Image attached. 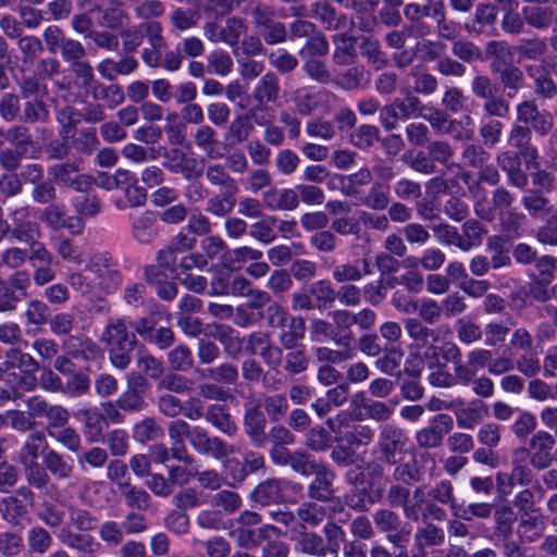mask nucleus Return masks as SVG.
I'll return each mask as SVG.
<instances>
[{
    "label": "nucleus",
    "mask_w": 557,
    "mask_h": 557,
    "mask_svg": "<svg viewBox=\"0 0 557 557\" xmlns=\"http://www.w3.org/2000/svg\"><path fill=\"white\" fill-rule=\"evenodd\" d=\"M152 48H144L141 51L143 62L151 69L162 67L169 72H176L181 69L184 54L177 49L168 50L162 53V50L166 48L168 42L163 33L159 36L158 41L153 42Z\"/></svg>",
    "instance_id": "obj_16"
},
{
    "label": "nucleus",
    "mask_w": 557,
    "mask_h": 557,
    "mask_svg": "<svg viewBox=\"0 0 557 557\" xmlns=\"http://www.w3.org/2000/svg\"><path fill=\"white\" fill-rule=\"evenodd\" d=\"M513 200V195L500 186L492 191V207H487L484 202H476L474 212L481 220L492 222L497 214L512 209Z\"/></svg>",
    "instance_id": "obj_27"
},
{
    "label": "nucleus",
    "mask_w": 557,
    "mask_h": 557,
    "mask_svg": "<svg viewBox=\"0 0 557 557\" xmlns=\"http://www.w3.org/2000/svg\"><path fill=\"white\" fill-rule=\"evenodd\" d=\"M284 479L269 478L258 483L249 494V500L255 508H264L285 503Z\"/></svg>",
    "instance_id": "obj_19"
},
{
    "label": "nucleus",
    "mask_w": 557,
    "mask_h": 557,
    "mask_svg": "<svg viewBox=\"0 0 557 557\" xmlns=\"http://www.w3.org/2000/svg\"><path fill=\"white\" fill-rule=\"evenodd\" d=\"M425 495L428 499H424L421 507V520H446L447 513L443 506L454 507L457 500L454 483L448 479L438 480L430 486Z\"/></svg>",
    "instance_id": "obj_7"
},
{
    "label": "nucleus",
    "mask_w": 557,
    "mask_h": 557,
    "mask_svg": "<svg viewBox=\"0 0 557 557\" xmlns=\"http://www.w3.org/2000/svg\"><path fill=\"white\" fill-rule=\"evenodd\" d=\"M82 160H66L51 164L48 173L54 184L71 188L76 193H86L91 189L95 181L91 175L81 173Z\"/></svg>",
    "instance_id": "obj_9"
},
{
    "label": "nucleus",
    "mask_w": 557,
    "mask_h": 557,
    "mask_svg": "<svg viewBox=\"0 0 557 557\" xmlns=\"http://www.w3.org/2000/svg\"><path fill=\"white\" fill-rule=\"evenodd\" d=\"M132 237L139 244H151L159 234L157 214L146 210L138 215H131Z\"/></svg>",
    "instance_id": "obj_30"
},
{
    "label": "nucleus",
    "mask_w": 557,
    "mask_h": 557,
    "mask_svg": "<svg viewBox=\"0 0 557 557\" xmlns=\"http://www.w3.org/2000/svg\"><path fill=\"white\" fill-rule=\"evenodd\" d=\"M313 18L326 30H346L352 22L344 13L338 12L333 4L326 0H319L312 3Z\"/></svg>",
    "instance_id": "obj_26"
},
{
    "label": "nucleus",
    "mask_w": 557,
    "mask_h": 557,
    "mask_svg": "<svg viewBox=\"0 0 557 557\" xmlns=\"http://www.w3.org/2000/svg\"><path fill=\"white\" fill-rule=\"evenodd\" d=\"M409 437L406 431L393 423L381 426L377 436L379 461L385 465H394L403 460Z\"/></svg>",
    "instance_id": "obj_8"
},
{
    "label": "nucleus",
    "mask_w": 557,
    "mask_h": 557,
    "mask_svg": "<svg viewBox=\"0 0 557 557\" xmlns=\"http://www.w3.org/2000/svg\"><path fill=\"white\" fill-rule=\"evenodd\" d=\"M188 443L197 454L209 456L215 460L227 459L234 454L233 445L227 444L219 436H211L209 432L200 425H194V432Z\"/></svg>",
    "instance_id": "obj_14"
},
{
    "label": "nucleus",
    "mask_w": 557,
    "mask_h": 557,
    "mask_svg": "<svg viewBox=\"0 0 557 557\" xmlns=\"http://www.w3.org/2000/svg\"><path fill=\"white\" fill-rule=\"evenodd\" d=\"M59 539L67 548L83 556H92L100 547V543L92 535L81 531L73 532L69 527L62 529Z\"/></svg>",
    "instance_id": "obj_34"
},
{
    "label": "nucleus",
    "mask_w": 557,
    "mask_h": 557,
    "mask_svg": "<svg viewBox=\"0 0 557 557\" xmlns=\"http://www.w3.org/2000/svg\"><path fill=\"white\" fill-rule=\"evenodd\" d=\"M521 203L532 219H544L553 213L550 200L539 189H528L523 193Z\"/></svg>",
    "instance_id": "obj_42"
},
{
    "label": "nucleus",
    "mask_w": 557,
    "mask_h": 557,
    "mask_svg": "<svg viewBox=\"0 0 557 557\" xmlns=\"http://www.w3.org/2000/svg\"><path fill=\"white\" fill-rule=\"evenodd\" d=\"M555 436L547 431H536L529 441L530 463L536 470L547 469L554 461L552 449Z\"/></svg>",
    "instance_id": "obj_21"
},
{
    "label": "nucleus",
    "mask_w": 557,
    "mask_h": 557,
    "mask_svg": "<svg viewBox=\"0 0 557 557\" xmlns=\"http://www.w3.org/2000/svg\"><path fill=\"white\" fill-rule=\"evenodd\" d=\"M205 420L228 437H234L238 432L235 420L224 405H209L205 411Z\"/></svg>",
    "instance_id": "obj_33"
},
{
    "label": "nucleus",
    "mask_w": 557,
    "mask_h": 557,
    "mask_svg": "<svg viewBox=\"0 0 557 557\" xmlns=\"http://www.w3.org/2000/svg\"><path fill=\"white\" fill-rule=\"evenodd\" d=\"M28 207H21L14 209L10 213L11 219V233L9 236L18 243H25L29 249L35 245H45L39 240L41 236L40 225L33 220L28 219Z\"/></svg>",
    "instance_id": "obj_17"
},
{
    "label": "nucleus",
    "mask_w": 557,
    "mask_h": 557,
    "mask_svg": "<svg viewBox=\"0 0 557 557\" xmlns=\"http://www.w3.org/2000/svg\"><path fill=\"white\" fill-rule=\"evenodd\" d=\"M520 532L529 542L540 537L545 529L544 518L540 510L522 512L520 515Z\"/></svg>",
    "instance_id": "obj_64"
},
{
    "label": "nucleus",
    "mask_w": 557,
    "mask_h": 557,
    "mask_svg": "<svg viewBox=\"0 0 557 557\" xmlns=\"http://www.w3.org/2000/svg\"><path fill=\"white\" fill-rule=\"evenodd\" d=\"M27 261L34 270L35 285L45 286L55 278L54 257L45 245H35L33 249L12 246L4 249L0 256L1 265L12 271L24 269L23 265Z\"/></svg>",
    "instance_id": "obj_2"
},
{
    "label": "nucleus",
    "mask_w": 557,
    "mask_h": 557,
    "mask_svg": "<svg viewBox=\"0 0 557 557\" xmlns=\"http://www.w3.org/2000/svg\"><path fill=\"white\" fill-rule=\"evenodd\" d=\"M491 73L497 76L499 86L506 94L507 99L513 98L521 89L524 88L523 71L511 62L504 66L499 62L493 61L490 64Z\"/></svg>",
    "instance_id": "obj_24"
},
{
    "label": "nucleus",
    "mask_w": 557,
    "mask_h": 557,
    "mask_svg": "<svg viewBox=\"0 0 557 557\" xmlns=\"http://www.w3.org/2000/svg\"><path fill=\"white\" fill-rule=\"evenodd\" d=\"M94 101H103L109 109H114L125 100V94L117 84L104 85L100 81L87 91Z\"/></svg>",
    "instance_id": "obj_46"
},
{
    "label": "nucleus",
    "mask_w": 557,
    "mask_h": 557,
    "mask_svg": "<svg viewBox=\"0 0 557 557\" xmlns=\"http://www.w3.org/2000/svg\"><path fill=\"white\" fill-rule=\"evenodd\" d=\"M374 437V431L366 424L347 425L336 436L337 442L346 443L351 447L367 446Z\"/></svg>",
    "instance_id": "obj_49"
},
{
    "label": "nucleus",
    "mask_w": 557,
    "mask_h": 557,
    "mask_svg": "<svg viewBox=\"0 0 557 557\" xmlns=\"http://www.w3.org/2000/svg\"><path fill=\"white\" fill-rule=\"evenodd\" d=\"M313 474L315 476L308 485L307 495L310 499L323 503L334 494V473L326 466L321 465Z\"/></svg>",
    "instance_id": "obj_35"
},
{
    "label": "nucleus",
    "mask_w": 557,
    "mask_h": 557,
    "mask_svg": "<svg viewBox=\"0 0 557 557\" xmlns=\"http://www.w3.org/2000/svg\"><path fill=\"white\" fill-rule=\"evenodd\" d=\"M351 341L352 336L348 334L347 345H337L339 349H332L325 346L315 348V359L319 362L331 366L347 361L352 356Z\"/></svg>",
    "instance_id": "obj_62"
},
{
    "label": "nucleus",
    "mask_w": 557,
    "mask_h": 557,
    "mask_svg": "<svg viewBox=\"0 0 557 557\" xmlns=\"http://www.w3.org/2000/svg\"><path fill=\"white\" fill-rule=\"evenodd\" d=\"M85 271L91 275L96 289L104 294L113 293L122 283V274L109 252L94 253Z\"/></svg>",
    "instance_id": "obj_5"
},
{
    "label": "nucleus",
    "mask_w": 557,
    "mask_h": 557,
    "mask_svg": "<svg viewBox=\"0 0 557 557\" xmlns=\"http://www.w3.org/2000/svg\"><path fill=\"white\" fill-rule=\"evenodd\" d=\"M42 463L48 474L55 480H70L74 472L73 463L61 453L49 448L48 444L42 447Z\"/></svg>",
    "instance_id": "obj_31"
},
{
    "label": "nucleus",
    "mask_w": 557,
    "mask_h": 557,
    "mask_svg": "<svg viewBox=\"0 0 557 557\" xmlns=\"http://www.w3.org/2000/svg\"><path fill=\"white\" fill-rule=\"evenodd\" d=\"M295 549L305 556L325 557L329 553L322 534L315 531H292Z\"/></svg>",
    "instance_id": "obj_29"
},
{
    "label": "nucleus",
    "mask_w": 557,
    "mask_h": 557,
    "mask_svg": "<svg viewBox=\"0 0 557 557\" xmlns=\"http://www.w3.org/2000/svg\"><path fill=\"white\" fill-rule=\"evenodd\" d=\"M460 233V250L470 251L482 244L484 234L486 233L484 225L475 220L470 219L463 222Z\"/></svg>",
    "instance_id": "obj_57"
},
{
    "label": "nucleus",
    "mask_w": 557,
    "mask_h": 557,
    "mask_svg": "<svg viewBox=\"0 0 557 557\" xmlns=\"http://www.w3.org/2000/svg\"><path fill=\"white\" fill-rule=\"evenodd\" d=\"M84 417V436L89 443H98L104 441L103 432L108 426L106 418L101 413L96 411L85 410L83 411Z\"/></svg>",
    "instance_id": "obj_58"
},
{
    "label": "nucleus",
    "mask_w": 557,
    "mask_h": 557,
    "mask_svg": "<svg viewBox=\"0 0 557 557\" xmlns=\"http://www.w3.org/2000/svg\"><path fill=\"white\" fill-rule=\"evenodd\" d=\"M242 505L240 495L231 490H220L210 497V506L219 509L224 517L237 512Z\"/></svg>",
    "instance_id": "obj_56"
},
{
    "label": "nucleus",
    "mask_w": 557,
    "mask_h": 557,
    "mask_svg": "<svg viewBox=\"0 0 557 557\" xmlns=\"http://www.w3.org/2000/svg\"><path fill=\"white\" fill-rule=\"evenodd\" d=\"M521 12L527 25L534 29H547L554 21V10L545 4L527 5Z\"/></svg>",
    "instance_id": "obj_48"
},
{
    "label": "nucleus",
    "mask_w": 557,
    "mask_h": 557,
    "mask_svg": "<svg viewBox=\"0 0 557 557\" xmlns=\"http://www.w3.org/2000/svg\"><path fill=\"white\" fill-rule=\"evenodd\" d=\"M405 331L419 348L426 347L432 343H437L440 339L438 331L426 326L418 318H408L405 320Z\"/></svg>",
    "instance_id": "obj_45"
},
{
    "label": "nucleus",
    "mask_w": 557,
    "mask_h": 557,
    "mask_svg": "<svg viewBox=\"0 0 557 557\" xmlns=\"http://www.w3.org/2000/svg\"><path fill=\"white\" fill-rule=\"evenodd\" d=\"M238 191L239 189L221 190L211 195L206 201L205 211L215 218L227 216L236 207Z\"/></svg>",
    "instance_id": "obj_40"
},
{
    "label": "nucleus",
    "mask_w": 557,
    "mask_h": 557,
    "mask_svg": "<svg viewBox=\"0 0 557 557\" xmlns=\"http://www.w3.org/2000/svg\"><path fill=\"white\" fill-rule=\"evenodd\" d=\"M161 306L156 305L154 311L148 315L139 317L129 323L138 335L140 344L156 347L159 350H168L175 344V333L170 326H158L154 313H161Z\"/></svg>",
    "instance_id": "obj_3"
},
{
    "label": "nucleus",
    "mask_w": 557,
    "mask_h": 557,
    "mask_svg": "<svg viewBox=\"0 0 557 557\" xmlns=\"http://www.w3.org/2000/svg\"><path fill=\"white\" fill-rule=\"evenodd\" d=\"M103 345L111 366L120 371L126 370L133 360V351L138 347L144 349L138 335L128 331L126 322L122 318H109L99 337Z\"/></svg>",
    "instance_id": "obj_1"
},
{
    "label": "nucleus",
    "mask_w": 557,
    "mask_h": 557,
    "mask_svg": "<svg viewBox=\"0 0 557 557\" xmlns=\"http://www.w3.org/2000/svg\"><path fill=\"white\" fill-rule=\"evenodd\" d=\"M45 444L48 443L42 431L30 433L18 450V462L22 466L37 462L39 456L42 457V447Z\"/></svg>",
    "instance_id": "obj_47"
},
{
    "label": "nucleus",
    "mask_w": 557,
    "mask_h": 557,
    "mask_svg": "<svg viewBox=\"0 0 557 557\" xmlns=\"http://www.w3.org/2000/svg\"><path fill=\"white\" fill-rule=\"evenodd\" d=\"M267 425V416L260 404L245 405L243 430L255 448H263L268 444Z\"/></svg>",
    "instance_id": "obj_20"
},
{
    "label": "nucleus",
    "mask_w": 557,
    "mask_h": 557,
    "mask_svg": "<svg viewBox=\"0 0 557 557\" xmlns=\"http://www.w3.org/2000/svg\"><path fill=\"white\" fill-rule=\"evenodd\" d=\"M516 51L520 60L537 61L547 52L546 38L536 35L531 38H520Z\"/></svg>",
    "instance_id": "obj_53"
},
{
    "label": "nucleus",
    "mask_w": 557,
    "mask_h": 557,
    "mask_svg": "<svg viewBox=\"0 0 557 557\" xmlns=\"http://www.w3.org/2000/svg\"><path fill=\"white\" fill-rule=\"evenodd\" d=\"M405 372L410 376V379H403L401 373H398V377L396 379V385L399 387L401 396L410 401L420 400L424 394V388L419 383L421 370L405 369Z\"/></svg>",
    "instance_id": "obj_59"
},
{
    "label": "nucleus",
    "mask_w": 557,
    "mask_h": 557,
    "mask_svg": "<svg viewBox=\"0 0 557 557\" xmlns=\"http://www.w3.org/2000/svg\"><path fill=\"white\" fill-rule=\"evenodd\" d=\"M194 432V425H190L183 419H175L169 423L168 434L172 441L171 456L177 461L186 465L194 462V457L188 453L184 440L189 442L190 435Z\"/></svg>",
    "instance_id": "obj_23"
},
{
    "label": "nucleus",
    "mask_w": 557,
    "mask_h": 557,
    "mask_svg": "<svg viewBox=\"0 0 557 557\" xmlns=\"http://www.w3.org/2000/svg\"><path fill=\"white\" fill-rule=\"evenodd\" d=\"M350 515L346 513V519H330L322 528V536L329 546L330 554H338L342 543L346 542V532L339 523H345Z\"/></svg>",
    "instance_id": "obj_52"
},
{
    "label": "nucleus",
    "mask_w": 557,
    "mask_h": 557,
    "mask_svg": "<svg viewBox=\"0 0 557 557\" xmlns=\"http://www.w3.org/2000/svg\"><path fill=\"white\" fill-rule=\"evenodd\" d=\"M199 13L190 8H174L169 14L171 32L173 34L184 33L197 26Z\"/></svg>",
    "instance_id": "obj_60"
},
{
    "label": "nucleus",
    "mask_w": 557,
    "mask_h": 557,
    "mask_svg": "<svg viewBox=\"0 0 557 557\" xmlns=\"http://www.w3.org/2000/svg\"><path fill=\"white\" fill-rule=\"evenodd\" d=\"M454 428V420L448 413H437L429 425L416 433V442L420 448L434 449L442 446L445 435Z\"/></svg>",
    "instance_id": "obj_18"
},
{
    "label": "nucleus",
    "mask_w": 557,
    "mask_h": 557,
    "mask_svg": "<svg viewBox=\"0 0 557 557\" xmlns=\"http://www.w3.org/2000/svg\"><path fill=\"white\" fill-rule=\"evenodd\" d=\"M270 518L292 531H309V528H318L325 520L323 505L313 502L302 503L296 513L289 510H270Z\"/></svg>",
    "instance_id": "obj_4"
},
{
    "label": "nucleus",
    "mask_w": 557,
    "mask_h": 557,
    "mask_svg": "<svg viewBox=\"0 0 557 557\" xmlns=\"http://www.w3.org/2000/svg\"><path fill=\"white\" fill-rule=\"evenodd\" d=\"M461 349L453 342L444 343L443 345H428L423 352V358L428 362L430 369L446 368L449 362L454 364V372L456 373L459 382H467L463 380L461 369L467 367V360H461Z\"/></svg>",
    "instance_id": "obj_10"
},
{
    "label": "nucleus",
    "mask_w": 557,
    "mask_h": 557,
    "mask_svg": "<svg viewBox=\"0 0 557 557\" xmlns=\"http://www.w3.org/2000/svg\"><path fill=\"white\" fill-rule=\"evenodd\" d=\"M65 355L77 360H88L97 351L96 344L86 335H69L61 345Z\"/></svg>",
    "instance_id": "obj_43"
},
{
    "label": "nucleus",
    "mask_w": 557,
    "mask_h": 557,
    "mask_svg": "<svg viewBox=\"0 0 557 557\" xmlns=\"http://www.w3.org/2000/svg\"><path fill=\"white\" fill-rule=\"evenodd\" d=\"M163 33V27L158 21H146L138 25L124 27L120 30L119 36L122 39V47L125 53H133L141 46L144 38L148 40V47L152 48L159 36Z\"/></svg>",
    "instance_id": "obj_12"
},
{
    "label": "nucleus",
    "mask_w": 557,
    "mask_h": 557,
    "mask_svg": "<svg viewBox=\"0 0 557 557\" xmlns=\"http://www.w3.org/2000/svg\"><path fill=\"white\" fill-rule=\"evenodd\" d=\"M505 110V108L503 109ZM510 111H502L500 114L494 112H483L479 126V135L483 146L487 148L496 147L503 137L505 125L500 119L506 117Z\"/></svg>",
    "instance_id": "obj_28"
},
{
    "label": "nucleus",
    "mask_w": 557,
    "mask_h": 557,
    "mask_svg": "<svg viewBox=\"0 0 557 557\" xmlns=\"http://www.w3.org/2000/svg\"><path fill=\"white\" fill-rule=\"evenodd\" d=\"M120 497L132 511L144 512L150 509L152 497L147 490L132 483H120Z\"/></svg>",
    "instance_id": "obj_36"
},
{
    "label": "nucleus",
    "mask_w": 557,
    "mask_h": 557,
    "mask_svg": "<svg viewBox=\"0 0 557 557\" xmlns=\"http://www.w3.org/2000/svg\"><path fill=\"white\" fill-rule=\"evenodd\" d=\"M471 92L478 99L483 100V112H494L500 114L504 111H510V103L504 96H497V86L493 79L485 75H475L471 81Z\"/></svg>",
    "instance_id": "obj_15"
},
{
    "label": "nucleus",
    "mask_w": 557,
    "mask_h": 557,
    "mask_svg": "<svg viewBox=\"0 0 557 557\" xmlns=\"http://www.w3.org/2000/svg\"><path fill=\"white\" fill-rule=\"evenodd\" d=\"M388 466L392 467V472L386 478V481L399 482L411 486L420 483L423 478V470L416 458H411L408 461L400 460Z\"/></svg>",
    "instance_id": "obj_39"
},
{
    "label": "nucleus",
    "mask_w": 557,
    "mask_h": 557,
    "mask_svg": "<svg viewBox=\"0 0 557 557\" xmlns=\"http://www.w3.org/2000/svg\"><path fill=\"white\" fill-rule=\"evenodd\" d=\"M270 533L280 534L281 530L272 524H263L258 528L237 527L234 531L237 546L244 549L259 547L270 537Z\"/></svg>",
    "instance_id": "obj_32"
},
{
    "label": "nucleus",
    "mask_w": 557,
    "mask_h": 557,
    "mask_svg": "<svg viewBox=\"0 0 557 557\" xmlns=\"http://www.w3.org/2000/svg\"><path fill=\"white\" fill-rule=\"evenodd\" d=\"M532 132L527 125H521L516 121L507 136V144L510 148L523 153V158L536 159L537 150L531 145Z\"/></svg>",
    "instance_id": "obj_38"
},
{
    "label": "nucleus",
    "mask_w": 557,
    "mask_h": 557,
    "mask_svg": "<svg viewBox=\"0 0 557 557\" xmlns=\"http://www.w3.org/2000/svg\"><path fill=\"white\" fill-rule=\"evenodd\" d=\"M280 79L274 72H267L260 77L252 90V98L262 107L267 103H274L280 99Z\"/></svg>",
    "instance_id": "obj_37"
},
{
    "label": "nucleus",
    "mask_w": 557,
    "mask_h": 557,
    "mask_svg": "<svg viewBox=\"0 0 557 557\" xmlns=\"http://www.w3.org/2000/svg\"><path fill=\"white\" fill-rule=\"evenodd\" d=\"M208 183L221 190L239 189L237 181L230 175L222 164H209L205 170Z\"/></svg>",
    "instance_id": "obj_63"
},
{
    "label": "nucleus",
    "mask_w": 557,
    "mask_h": 557,
    "mask_svg": "<svg viewBox=\"0 0 557 557\" xmlns=\"http://www.w3.org/2000/svg\"><path fill=\"white\" fill-rule=\"evenodd\" d=\"M287 330L278 335L280 347L283 350L305 347L300 343L306 336V321L302 317H293L286 325Z\"/></svg>",
    "instance_id": "obj_44"
},
{
    "label": "nucleus",
    "mask_w": 557,
    "mask_h": 557,
    "mask_svg": "<svg viewBox=\"0 0 557 557\" xmlns=\"http://www.w3.org/2000/svg\"><path fill=\"white\" fill-rule=\"evenodd\" d=\"M516 361L510 355L493 357V351L487 348H475L467 355V367L461 369L463 380H472L475 372L486 369L492 375H502L515 370Z\"/></svg>",
    "instance_id": "obj_6"
},
{
    "label": "nucleus",
    "mask_w": 557,
    "mask_h": 557,
    "mask_svg": "<svg viewBox=\"0 0 557 557\" xmlns=\"http://www.w3.org/2000/svg\"><path fill=\"white\" fill-rule=\"evenodd\" d=\"M309 293L314 301L315 309L326 310L336 301V289L329 280H319L309 285Z\"/></svg>",
    "instance_id": "obj_51"
},
{
    "label": "nucleus",
    "mask_w": 557,
    "mask_h": 557,
    "mask_svg": "<svg viewBox=\"0 0 557 557\" xmlns=\"http://www.w3.org/2000/svg\"><path fill=\"white\" fill-rule=\"evenodd\" d=\"M335 45L332 60L334 64L345 66L352 65L357 60L356 38L347 33L333 36Z\"/></svg>",
    "instance_id": "obj_41"
},
{
    "label": "nucleus",
    "mask_w": 557,
    "mask_h": 557,
    "mask_svg": "<svg viewBox=\"0 0 557 557\" xmlns=\"http://www.w3.org/2000/svg\"><path fill=\"white\" fill-rule=\"evenodd\" d=\"M523 153L515 149H508L496 156V163L507 174L510 185L524 188L528 185V174L521 169Z\"/></svg>",
    "instance_id": "obj_25"
},
{
    "label": "nucleus",
    "mask_w": 557,
    "mask_h": 557,
    "mask_svg": "<svg viewBox=\"0 0 557 557\" xmlns=\"http://www.w3.org/2000/svg\"><path fill=\"white\" fill-rule=\"evenodd\" d=\"M163 166L173 174H182L186 181H196L202 175L195 158L188 157L183 150L172 148L163 154Z\"/></svg>",
    "instance_id": "obj_22"
},
{
    "label": "nucleus",
    "mask_w": 557,
    "mask_h": 557,
    "mask_svg": "<svg viewBox=\"0 0 557 557\" xmlns=\"http://www.w3.org/2000/svg\"><path fill=\"white\" fill-rule=\"evenodd\" d=\"M50 119V111L44 97L27 99L23 103L20 120L24 123H47Z\"/></svg>",
    "instance_id": "obj_50"
},
{
    "label": "nucleus",
    "mask_w": 557,
    "mask_h": 557,
    "mask_svg": "<svg viewBox=\"0 0 557 557\" xmlns=\"http://www.w3.org/2000/svg\"><path fill=\"white\" fill-rule=\"evenodd\" d=\"M283 370L287 375L295 376L305 373L310 366V357L305 347L286 350L283 355Z\"/></svg>",
    "instance_id": "obj_61"
},
{
    "label": "nucleus",
    "mask_w": 557,
    "mask_h": 557,
    "mask_svg": "<svg viewBox=\"0 0 557 557\" xmlns=\"http://www.w3.org/2000/svg\"><path fill=\"white\" fill-rule=\"evenodd\" d=\"M389 485L385 490L382 486V502L384 500L391 508H401L403 515L410 521H419L421 519L420 510L424 499L412 503L410 500V485L388 481Z\"/></svg>",
    "instance_id": "obj_11"
},
{
    "label": "nucleus",
    "mask_w": 557,
    "mask_h": 557,
    "mask_svg": "<svg viewBox=\"0 0 557 557\" xmlns=\"http://www.w3.org/2000/svg\"><path fill=\"white\" fill-rule=\"evenodd\" d=\"M516 121L529 126L531 132L534 131L540 136H546L554 126L552 113L540 109L533 99L523 100L516 106Z\"/></svg>",
    "instance_id": "obj_13"
},
{
    "label": "nucleus",
    "mask_w": 557,
    "mask_h": 557,
    "mask_svg": "<svg viewBox=\"0 0 557 557\" xmlns=\"http://www.w3.org/2000/svg\"><path fill=\"white\" fill-rule=\"evenodd\" d=\"M360 53L366 58L367 62L375 70H380L387 65L386 53L382 50L380 41L371 36L361 37L359 44Z\"/></svg>",
    "instance_id": "obj_55"
},
{
    "label": "nucleus",
    "mask_w": 557,
    "mask_h": 557,
    "mask_svg": "<svg viewBox=\"0 0 557 557\" xmlns=\"http://www.w3.org/2000/svg\"><path fill=\"white\" fill-rule=\"evenodd\" d=\"M99 25L111 30H121L129 23V15L122 5L109 4L99 8Z\"/></svg>",
    "instance_id": "obj_54"
}]
</instances>
